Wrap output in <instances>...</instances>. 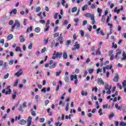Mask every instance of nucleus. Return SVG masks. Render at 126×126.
<instances>
[{
    "label": "nucleus",
    "mask_w": 126,
    "mask_h": 126,
    "mask_svg": "<svg viewBox=\"0 0 126 126\" xmlns=\"http://www.w3.org/2000/svg\"><path fill=\"white\" fill-rule=\"evenodd\" d=\"M84 16H85V17H88V18H91V20L93 21L92 23V25H94V24L96 23L94 15H92L90 13H87L84 15Z\"/></svg>",
    "instance_id": "1"
},
{
    "label": "nucleus",
    "mask_w": 126,
    "mask_h": 126,
    "mask_svg": "<svg viewBox=\"0 0 126 126\" xmlns=\"http://www.w3.org/2000/svg\"><path fill=\"white\" fill-rule=\"evenodd\" d=\"M62 56H63L62 52H61L60 53L55 51L54 53L53 54V56L52 57V59L53 60H56V59H61V58H62Z\"/></svg>",
    "instance_id": "2"
},
{
    "label": "nucleus",
    "mask_w": 126,
    "mask_h": 126,
    "mask_svg": "<svg viewBox=\"0 0 126 126\" xmlns=\"http://www.w3.org/2000/svg\"><path fill=\"white\" fill-rule=\"evenodd\" d=\"M70 80L73 81L74 79H75L74 84L75 85H77V83H78V79H77V75H71L70 76Z\"/></svg>",
    "instance_id": "3"
},
{
    "label": "nucleus",
    "mask_w": 126,
    "mask_h": 126,
    "mask_svg": "<svg viewBox=\"0 0 126 126\" xmlns=\"http://www.w3.org/2000/svg\"><path fill=\"white\" fill-rule=\"evenodd\" d=\"M73 47H72L71 49L72 51H76V50H79V49H80V45H79V44H78L77 42L75 43V45Z\"/></svg>",
    "instance_id": "4"
},
{
    "label": "nucleus",
    "mask_w": 126,
    "mask_h": 126,
    "mask_svg": "<svg viewBox=\"0 0 126 126\" xmlns=\"http://www.w3.org/2000/svg\"><path fill=\"white\" fill-rule=\"evenodd\" d=\"M57 42H59L61 45L63 43V36H58L56 38Z\"/></svg>",
    "instance_id": "5"
},
{
    "label": "nucleus",
    "mask_w": 126,
    "mask_h": 126,
    "mask_svg": "<svg viewBox=\"0 0 126 126\" xmlns=\"http://www.w3.org/2000/svg\"><path fill=\"white\" fill-rule=\"evenodd\" d=\"M97 83L98 85H104L105 84V83L104 82V81L102 79V78H98L97 79Z\"/></svg>",
    "instance_id": "6"
},
{
    "label": "nucleus",
    "mask_w": 126,
    "mask_h": 126,
    "mask_svg": "<svg viewBox=\"0 0 126 126\" xmlns=\"http://www.w3.org/2000/svg\"><path fill=\"white\" fill-rule=\"evenodd\" d=\"M118 52L116 53V55H115V58L116 59V60H118V57L119 55H122V53H123V50L122 49H118L117 50Z\"/></svg>",
    "instance_id": "7"
},
{
    "label": "nucleus",
    "mask_w": 126,
    "mask_h": 126,
    "mask_svg": "<svg viewBox=\"0 0 126 126\" xmlns=\"http://www.w3.org/2000/svg\"><path fill=\"white\" fill-rule=\"evenodd\" d=\"M10 86H8V87H7L6 89L8 90L6 92H5V95H8L11 93V89H10Z\"/></svg>",
    "instance_id": "8"
},
{
    "label": "nucleus",
    "mask_w": 126,
    "mask_h": 126,
    "mask_svg": "<svg viewBox=\"0 0 126 126\" xmlns=\"http://www.w3.org/2000/svg\"><path fill=\"white\" fill-rule=\"evenodd\" d=\"M119 78H120V77H119L118 73H116V76L113 78V81L114 82H118L119 81Z\"/></svg>",
    "instance_id": "9"
},
{
    "label": "nucleus",
    "mask_w": 126,
    "mask_h": 126,
    "mask_svg": "<svg viewBox=\"0 0 126 126\" xmlns=\"http://www.w3.org/2000/svg\"><path fill=\"white\" fill-rule=\"evenodd\" d=\"M32 123V118L30 116L28 120V126H31V123Z\"/></svg>",
    "instance_id": "10"
},
{
    "label": "nucleus",
    "mask_w": 126,
    "mask_h": 126,
    "mask_svg": "<svg viewBox=\"0 0 126 126\" xmlns=\"http://www.w3.org/2000/svg\"><path fill=\"white\" fill-rule=\"evenodd\" d=\"M22 73H23L22 70H20L17 72L15 73V75H16V76L19 77V76H20V75H21V74H22Z\"/></svg>",
    "instance_id": "11"
},
{
    "label": "nucleus",
    "mask_w": 126,
    "mask_h": 126,
    "mask_svg": "<svg viewBox=\"0 0 126 126\" xmlns=\"http://www.w3.org/2000/svg\"><path fill=\"white\" fill-rule=\"evenodd\" d=\"M11 39H13V34H9L7 37V41H10Z\"/></svg>",
    "instance_id": "12"
},
{
    "label": "nucleus",
    "mask_w": 126,
    "mask_h": 126,
    "mask_svg": "<svg viewBox=\"0 0 126 126\" xmlns=\"http://www.w3.org/2000/svg\"><path fill=\"white\" fill-rule=\"evenodd\" d=\"M81 95H82V96H87L88 95V93L87 91L84 92V91L82 90L81 92Z\"/></svg>",
    "instance_id": "13"
},
{
    "label": "nucleus",
    "mask_w": 126,
    "mask_h": 126,
    "mask_svg": "<svg viewBox=\"0 0 126 126\" xmlns=\"http://www.w3.org/2000/svg\"><path fill=\"white\" fill-rule=\"evenodd\" d=\"M126 60V54L124 52L123 53L122 57L121 58V61H125Z\"/></svg>",
    "instance_id": "14"
},
{
    "label": "nucleus",
    "mask_w": 126,
    "mask_h": 126,
    "mask_svg": "<svg viewBox=\"0 0 126 126\" xmlns=\"http://www.w3.org/2000/svg\"><path fill=\"white\" fill-rule=\"evenodd\" d=\"M56 65H57V62H54L53 64L49 66V68H50L51 69L53 68H55Z\"/></svg>",
    "instance_id": "15"
},
{
    "label": "nucleus",
    "mask_w": 126,
    "mask_h": 126,
    "mask_svg": "<svg viewBox=\"0 0 126 126\" xmlns=\"http://www.w3.org/2000/svg\"><path fill=\"white\" fill-rule=\"evenodd\" d=\"M14 25L15 26H17V27H20V22H19V20L15 21Z\"/></svg>",
    "instance_id": "16"
},
{
    "label": "nucleus",
    "mask_w": 126,
    "mask_h": 126,
    "mask_svg": "<svg viewBox=\"0 0 126 126\" xmlns=\"http://www.w3.org/2000/svg\"><path fill=\"white\" fill-rule=\"evenodd\" d=\"M21 37V39H20V43H23V42H25V38H24V37H23V35H21L20 36Z\"/></svg>",
    "instance_id": "17"
},
{
    "label": "nucleus",
    "mask_w": 126,
    "mask_h": 126,
    "mask_svg": "<svg viewBox=\"0 0 126 126\" xmlns=\"http://www.w3.org/2000/svg\"><path fill=\"white\" fill-rule=\"evenodd\" d=\"M19 124H20V125H25V124H26V120L22 119L20 121Z\"/></svg>",
    "instance_id": "18"
},
{
    "label": "nucleus",
    "mask_w": 126,
    "mask_h": 126,
    "mask_svg": "<svg viewBox=\"0 0 126 126\" xmlns=\"http://www.w3.org/2000/svg\"><path fill=\"white\" fill-rule=\"evenodd\" d=\"M112 67H113V65H112V64H110V65H107L105 68V69H111L112 68Z\"/></svg>",
    "instance_id": "19"
},
{
    "label": "nucleus",
    "mask_w": 126,
    "mask_h": 126,
    "mask_svg": "<svg viewBox=\"0 0 126 126\" xmlns=\"http://www.w3.org/2000/svg\"><path fill=\"white\" fill-rule=\"evenodd\" d=\"M41 29L39 27H37L34 29V32H35V33H39Z\"/></svg>",
    "instance_id": "20"
},
{
    "label": "nucleus",
    "mask_w": 126,
    "mask_h": 126,
    "mask_svg": "<svg viewBox=\"0 0 126 126\" xmlns=\"http://www.w3.org/2000/svg\"><path fill=\"white\" fill-rule=\"evenodd\" d=\"M16 52H20L21 53L22 52V50H21V48L20 47H17L15 49Z\"/></svg>",
    "instance_id": "21"
},
{
    "label": "nucleus",
    "mask_w": 126,
    "mask_h": 126,
    "mask_svg": "<svg viewBox=\"0 0 126 126\" xmlns=\"http://www.w3.org/2000/svg\"><path fill=\"white\" fill-rule=\"evenodd\" d=\"M111 87H110V86H109V85L107 84L105 86V90H111Z\"/></svg>",
    "instance_id": "22"
},
{
    "label": "nucleus",
    "mask_w": 126,
    "mask_h": 126,
    "mask_svg": "<svg viewBox=\"0 0 126 126\" xmlns=\"http://www.w3.org/2000/svg\"><path fill=\"white\" fill-rule=\"evenodd\" d=\"M106 16L105 15H102L101 19V21H102V22H104V23H105V21H106Z\"/></svg>",
    "instance_id": "23"
},
{
    "label": "nucleus",
    "mask_w": 126,
    "mask_h": 126,
    "mask_svg": "<svg viewBox=\"0 0 126 126\" xmlns=\"http://www.w3.org/2000/svg\"><path fill=\"white\" fill-rule=\"evenodd\" d=\"M101 54V50H100V48H98L96 51V55H100Z\"/></svg>",
    "instance_id": "24"
},
{
    "label": "nucleus",
    "mask_w": 126,
    "mask_h": 126,
    "mask_svg": "<svg viewBox=\"0 0 126 126\" xmlns=\"http://www.w3.org/2000/svg\"><path fill=\"white\" fill-rule=\"evenodd\" d=\"M63 58L64 60H66V59H67V54L66 53V52H64L63 54Z\"/></svg>",
    "instance_id": "25"
},
{
    "label": "nucleus",
    "mask_w": 126,
    "mask_h": 126,
    "mask_svg": "<svg viewBox=\"0 0 126 126\" xmlns=\"http://www.w3.org/2000/svg\"><path fill=\"white\" fill-rule=\"evenodd\" d=\"M31 114L33 117H36V113L33 110V109L31 110Z\"/></svg>",
    "instance_id": "26"
},
{
    "label": "nucleus",
    "mask_w": 126,
    "mask_h": 126,
    "mask_svg": "<svg viewBox=\"0 0 126 126\" xmlns=\"http://www.w3.org/2000/svg\"><path fill=\"white\" fill-rule=\"evenodd\" d=\"M71 43V41H70V40H67L65 42V46H69Z\"/></svg>",
    "instance_id": "27"
},
{
    "label": "nucleus",
    "mask_w": 126,
    "mask_h": 126,
    "mask_svg": "<svg viewBox=\"0 0 126 126\" xmlns=\"http://www.w3.org/2000/svg\"><path fill=\"white\" fill-rule=\"evenodd\" d=\"M87 7H88V5H85L84 6H83L82 7V10L83 11H84V10H85V9H87Z\"/></svg>",
    "instance_id": "28"
},
{
    "label": "nucleus",
    "mask_w": 126,
    "mask_h": 126,
    "mask_svg": "<svg viewBox=\"0 0 126 126\" xmlns=\"http://www.w3.org/2000/svg\"><path fill=\"white\" fill-rule=\"evenodd\" d=\"M14 87H17L18 86V80H16V82L13 84Z\"/></svg>",
    "instance_id": "29"
},
{
    "label": "nucleus",
    "mask_w": 126,
    "mask_h": 126,
    "mask_svg": "<svg viewBox=\"0 0 126 126\" xmlns=\"http://www.w3.org/2000/svg\"><path fill=\"white\" fill-rule=\"evenodd\" d=\"M18 110L20 112H23V106H21V105H20L19 106V108Z\"/></svg>",
    "instance_id": "30"
},
{
    "label": "nucleus",
    "mask_w": 126,
    "mask_h": 126,
    "mask_svg": "<svg viewBox=\"0 0 126 126\" xmlns=\"http://www.w3.org/2000/svg\"><path fill=\"white\" fill-rule=\"evenodd\" d=\"M64 80H65V82H67V83L69 82V78L68 77V76L65 77Z\"/></svg>",
    "instance_id": "31"
},
{
    "label": "nucleus",
    "mask_w": 126,
    "mask_h": 126,
    "mask_svg": "<svg viewBox=\"0 0 126 126\" xmlns=\"http://www.w3.org/2000/svg\"><path fill=\"white\" fill-rule=\"evenodd\" d=\"M27 102L26 101H24L23 103V104H22V107L23 108H26V107H27Z\"/></svg>",
    "instance_id": "32"
},
{
    "label": "nucleus",
    "mask_w": 126,
    "mask_h": 126,
    "mask_svg": "<svg viewBox=\"0 0 126 126\" xmlns=\"http://www.w3.org/2000/svg\"><path fill=\"white\" fill-rule=\"evenodd\" d=\"M49 28H50V26H46L45 25V28L44 29L45 32H47V31H48Z\"/></svg>",
    "instance_id": "33"
},
{
    "label": "nucleus",
    "mask_w": 126,
    "mask_h": 126,
    "mask_svg": "<svg viewBox=\"0 0 126 126\" xmlns=\"http://www.w3.org/2000/svg\"><path fill=\"white\" fill-rule=\"evenodd\" d=\"M77 10V7H74L71 9V12H75Z\"/></svg>",
    "instance_id": "34"
},
{
    "label": "nucleus",
    "mask_w": 126,
    "mask_h": 126,
    "mask_svg": "<svg viewBox=\"0 0 126 126\" xmlns=\"http://www.w3.org/2000/svg\"><path fill=\"white\" fill-rule=\"evenodd\" d=\"M119 126H126V123H125V122H121L119 123Z\"/></svg>",
    "instance_id": "35"
},
{
    "label": "nucleus",
    "mask_w": 126,
    "mask_h": 126,
    "mask_svg": "<svg viewBox=\"0 0 126 126\" xmlns=\"http://www.w3.org/2000/svg\"><path fill=\"white\" fill-rule=\"evenodd\" d=\"M59 35H60L59 32H56L54 34L53 37L54 38H57V37H59Z\"/></svg>",
    "instance_id": "36"
},
{
    "label": "nucleus",
    "mask_w": 126,
    "mask_h": 126,
    "mask_svg": "<svg viewBox=\"0 0 126 126\" xmlns=\"http://www.w3.org/2000/svg\"><path fill=\"white\" fill-rule=\"evenodd\" d=\"M53 121H54V119L53 118H51L50 120H49L47 122V125H51V123H52V122H53Z\"/></svg>",
    "instance_id": "37"
},
{
    "label": "nucleus",
    "mask_w": 126,
    "mask_h": 126,
    "mask_svg": "<svg viewBox=\"0 0 126 126\" xmlns=\"http://www.w3.org/2000/svg\"><path fill=\"white\" fill-rule=\"evenodd\" d=\"M9 76V73H7L5 75H4V79H6L7 78H8Z\"/></svg>",
    "instance_id": "38"
},
{
    "label": "nucleus",
    "mask_w": 126,
    "mask_h": 126,
    "mask_svg": "<svg viewBox=\"0 0 126 126\" xmlns=\"http://www.w3.org/2000/svg\"><path fill=\"white\" fill-rule=\"evenodd\" d=\"M41 10V7L38 6L35 8V11L36 12H39Z\"/></svg>",
    "instance_id": "39"
},
{
    "label": "nucleus",
    "mask_w": 126,
    "mask_h": 126,
    "mask_svg": "<svg viewBox=\"0 0 126 126\" xmlns=\"http://www.w3.org/2000/svg\"><path fill=\"white\" fill-rule=\"evenodd\" d=\"M55 45V40H53L51 43V48H53Z\"/></svg>",
    "instance_id": "40"
},
{
    "label": "nucleus",
    "mask_w": 126,
    "mask_h": 126,
    "mask_svg": "<svg viewBox=\"0 0 126 126\" xmlns=\"http://www.w3.org/2000/svg\"><path fill=\"white\" fill-rule=\"evenodd\" d=\"M115 108L116 109H117V110H120L121 109V107L119 106V105L118 103L115 104Z\"/></svg>",
    "instance_id": "41"
},
{
    "label": "nucleus",
    "mask_w": 126,
    "mask_h": 126,
    "mask_svg": "<svg viewBox=\"0 0 126 126\" xmlns=\"http://www.w3.org/2000/svg\"><path fill=\"white\" fill-rule=\"evenodd\" d=\"M12 13L13 14L15 15L16 13H17V10L16 9H13L12 10Z\"/></svg>",
    "instance_id": "42"
},
{
    "label": "nucleus",
    "mask_w": 126,
    "mask_h": 126,
    "mask_svg": "<svg viewBox=\"0 0 126 126\" xmlns=\"http://www.w3.org/2000/svg\"><path fill=\"white\" fill-rule=\"evenodd\" d=\"M33 47V44L32 43H30L28 46V49L29 50H31Z\"/></svg>",
    "instance_id": "43"
},
{
    "label": "nucleus",
    "mask_w": 126,
    "mask_h": 126,
    "mask_svg": "<svg viewBox=\"0 0 126 126\" xmlns=\"http://www.w3.org/2000/svg\"><path fill=\"white\" fill-rule=\"evenodd\" d=\"M88 71L90 74H91L92 73H93L94 70L93 69H90L88 70Z\"/></svg>",
    "instance_id": "44"
},
{
    "label": "nucleus",
    "mask_w": 126,
    "mask_h": 126,
    "mask_svg": "<svg viewBox=\"0 0 126 126\" xmlns=\"http://www.w3.org/2000/svg\"><path fill=\"white\" fill-rule=\"evenodd\" d=\"M87 24V20H84L83 21L82 25L83 26H85Z\"/></svg>",
    "instance_id": "45"
},
{
    "label": "nucleus",
    "mask_w": 126,
    "mask_h": 126,
    "mask_svg": "<svg viewBox=\"0 0 126 126\" xmlns=\"http://www.w3.org/2000/svg\"><path fill=\"white\" fill-rule=\"evenodd\" d=\"M15 27H16L15 25L14 24V25H13V26L11 27V32H13V31H14V29L15 28Z\"/></svg>",
    "instance_id": "46"
},
{
    "label": "nucleus",
    "mask_w": 126,
    "mask_h": 126,
    "mask_svg": "<svg viewBox=\"0 0 126 126\" xmlns=\"http://www.w3.org/2000/svg\"><path fill=\"white\" fill-rule=\"evenodd\" d=\"M0 44H2V45L4 44V39L3 38L0 39Z\"/></svg>",
    "instance_id": "47"
},
{
    "label": "nucleus",
    "mask_w": 126,
    "mask_h": 126,
    "mask_svg": "<svg viewBox=\"0 0 126 126\" xmlns=\"http://www.w3.org/2000/svg\"><path fill=\"white\" fill-rule=\"evenodd\" d=\"M62 73V71L60 70L59 71L56 72V76H59Z\"/></svg>",
    "instance_id": "48"
},
{
    "label": "nucleus",
    "mask_w": 126,
    "mask_h": 126,
    "mask_svg": "<svg viewBox=\"0 0 126 126\" xmlns=\"http://www.w3.org/2000/svg\"><path fill=\"white\" fill-rule=\"evenodd\" d=\"M103 109H108V104L102 105Z\"/></svg>",
    "instance_id": "49"
},
{
    "label": "nucleus",
    "mask_w": 126,
    "mask_h": 126,
    "mask_svg": "<svg viewBox=\"0 0 126 126\" xmlns=\"http://www.w3.org/2000/svg\"><path fill=\"white\" fill-rule=\"evenodd\" d=\"M80 34L82 36V37H83V36H84V31H83V30L80 31Z\"/></svg>",
    "instance_id": "50"
},
{
    "label": "nucleus",
    "mask_w": 126,
    "mask_h": 126,
    "mask_svg": "<svg viewBox=\"0 0 126 126\" xmlns=\"http://www.w3.org/2000/svg\"><path fill=\"white\" fill-rule=\"evenodd\" d=\"M49 103H50V101L49 100H46L44 102L45 106H47Z\"/></svg>",
    "instance_id": "51"
},
{
    "label": "nucleus",
    "mask_w": 126,
    "mask_h": 126,
    "mask_svg": "<svg viewBox=\"0 0 126 126\" xmlns=\"http://www.w3.org/2000/svg\"><path fill=\"white\" fill-rule=\"evenodd\" d=\"M13 62H14L13 60H10L9 62V65H11L12 64H13Z\"/></svg>",
    "instance_id": "52"
},
{
    "label": "nucleus",
    "mask_w": 126,
    "mask_h": 126,
    "mask_svg": "<svg viewBox=\"0 0 126 126\" xmlns=\"http://www.w3.org/2000/svg\"><path fill=\"white\" fill-rule=\"evenodd\" d=\"M48 42H49V38H47V39H45L44 40V43L45 45H47L48 44Z\"/></svg>",
    "instance_id": "53"
},
{
    "label": "nucleus",
    "mask_w": 126,
    "mask_h": 126,
    "mask_svg": "<svg viewBox=\"0 0 126 126\" xmlns=\"http://www.w3.org/2000/svg\"><path fill=\"white\" fill-rule=\"evenodd\" d=\"M94 90L95 92H97V90H98V89H97V87H94V88H93L92 91L93 92V91H94Z\"/></svg>",
    "instance_id": "54"
},
{
    "label": "nucleus",
    "mask_w": 126,
    "mask_h": 126,
    "mask_svg": "<svg viewBox=\"0 0 126 126\" xmlns=\"http://www.w3.org/2000/svg\"><path fill=\"white\" fill-rule=\"evenodd\" d=\"M123 87H126V80H124L123 83Z\"/></svg>",
    "instance_id": "55"
},
{
    "label": "nucleus",
    "mask_w": 126,
    "mask_h": 126,
    "mask_svg": "<svg viewBox=\"0 0 126 126\" xmlns=\"http://www.w3.org/2000/svg\"><path fill=\"white\" fill-rule=\"evenodd\" d=\"M114 54H112L110 57V60L113 61L114 60Z\"/></svg>",
    "instance_id": "56"
},
{
    "label": "nucleus",
    "mask_w": 126,
    "mask_h": 126,
    "mask_svg": "<svg viewBox=\"0 0 126 126\" xmlns=\"http://www.w3.org/2000/svg\"><path fill=\"white\" fill-rule=\"evenodd\" d=\"M39 122H40V123H44V122H45V118H41L39 120Z\"/></svg>",
    "instance_id": "57"
},
{
    "label": "nucleus",
    "mask_w": 126,
    "mask_h": 126,
    "mask_svg": "<svg viewBox=\"0 0 126 126\" xmlns=\"http://www.w3.org/2000/svg\"><path fill=\"white\" fill-rule=\"evenodd\" d=\"M47 49L46 48V47H44L43 49H42L41 50V53H45V52H46Z\"/></svg>",
    "instance_id": "58"
},
{
    "label": "nucleus",
    "mask_w": 126,
    "mask_h": 126,
    "mask_svg": "<svg viewBox=\"0 0 126 126\" xmlns=\"http://www.w3.org/2000/svg\"><path fill=\"white\" fill-rule=\"evenodd\" d=\"M27 21H28V20L27 19H25L24 21V25H25V26L27 24Z\"/></svg>",
    "instance_id": "59"
},
{
    "label": "nucleus",
    "mask_w": 126,
    "mask_h": 126,
    "mask_svg": "<svg viewBox=\"0 0 126 126\" xmlns=\"http://www.w3.org/2000/svg\"><path fill=\"white\" fill-rule=\"evenodd\" d=\"M13 23H14V21H13V20H10L9 22V25H12V24H13Z\"/></svg>",
    "instance_id": "60"
},
{
    "label": "nucleus",
    "mask_w": 126,
    "mask_h": 126,
    "mask_svg": "<svg viewBox=\"0 0 126 126\" xmlns=\"http://www.w3.org/2000/svg\"><path fill=\"white\" fill-rule=\"evenodd\" d=\"M87 28L89 31L91 32V30H92V26H89Z\"/></svg>",
    "instance_id": "61"
},
{
    "label": "nucleus",
    "mask_w": 126,
    "mask_h": 126,
    "mask_svg": "<svg viewBox=\"0 0 126 126\" xmlns=\"http://www.w3.org/2000/svg\"><path fill=\"white\" fill-rule=\"evenodd\" d=\"M46 87L43 88L41 90V92H44V93H46Z\"/></svg>",
    "instance_id": "62"
},
{
    "label": "nucleus",
    "mask_w": 126,
    "mask_h": 126,
    "mask_svg": "<svg viewBox=\"0 0 126 126\" xmlns=\"http://www.w3.org/2000/svg\"><path fill=\"white\" fill-rule=\"evenodd\" d=\"M2 69H6V64L4 63L3 66L2 67Z\"/></svg>",
    "instance_id": "63"
},
{
    "label": "nucleus",
    "mask_w": 126,
    "mask_h": 126,
    "mask_svg": "<svg viewBox=\"0 0 126 126\" xmlns=\"http://www.w3.org/2000/svg\"><path fill=\"white\" fill-rule=\"evenodd\" d=\"M96 108V109H99V103H98V101L95 102Z\"/></svg>",
    "instance_id": "64"
}]
</instances>
